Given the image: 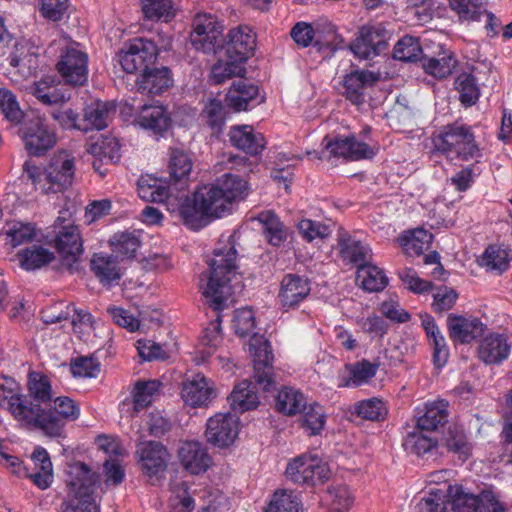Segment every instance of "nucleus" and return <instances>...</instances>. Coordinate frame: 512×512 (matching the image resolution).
<instances>
[{
    "label": "nucleus",
    "mask_w": 512,
    "mask_h": 512,
    "mask_svg": "<svg viewBox=\"0 0 512 512\" xmlns=\"http://www.w3.org/2000/svg\"><path fill=\"white\" fill-rule=\"evenodd\" d=\"M236 257L233 236L221 238L208 261L209 274L202 275L201 282L206 279V284L201 285L205 303L216 312L227 308L232 297L230 282L237 268Z\"/></svg>",
    "instance_id": "f257e3e1"
},
{
    "label": "nucleus",
    "mask_w": 512,
    "mask_h": 512,
    "mask_svg": "<svg viewBox=\"0 0 512 512\" xmlns=\"http://www.w3.org/2000/svg\"><path fill=\"white\" fill-rule=\"evenodd\" d=\"M75 170V157L66 150L55 153L44 169L32 161L23 165L24 177L31 181L35 190L44 194L65 191L73 183Z\"/></svg>",
    "instance_id": "f03ea898"
},
{
    "label": "nucleus",
    "mask_w": 512,
    "mask_h": 512,
    "mask_svg": "<svg viewBox=\"0 0 512 512\" xmlns=\"http://www.w3.org/2000/svg\"><path fill=\"white\" fill-rule=\"evenodd\" d=\"M227 210L221 192L214 183L199 187L179 207L184 224L195 231L207 226L214 218L221 217Z\"/></svg>",
    "instance_id": "7ed1b4c3"
},
{
    "label": "nucleus",
    "mask_w": 512,
    "mask_h": 512,
    "mask_svg": "<svg viewBox=\"0 0 512 512\" xmlns=\"http://www.w3.org/2000/svg\"><path fill=\"white\" fill-rule=\"evenodd\" d=\"M99 476L81 462L70 467L67 480L69 492L62 503L63 512H99L94 499V490Z\"/></svg>",
    "instance_id": "20e7f679"
},
{
    "label": "nucleus",
    "mask_w": 512,
    "mask_h": 512,
    "mask_svg": "<svg viewBox=\"0 0 512 512\" xmlns=\"http://www.w3.org/2000/svg\"><path fill=\"white\" fill-rule=\"evenodd\" d=\"M437 151L448 159L469 161L481 157V151L470 126L455 122L444 126L433 137Z\"/></svg>",
    "instance_id": "39448f33"
},
{
    "label": "nucleus",
    "mask_w": 512,
    "mask_h": 512,
    "mask_svg": "<svg viewBox=\"0 0 512 512\" xmlns=\"http://www.w3.org/2000/svg\"><path fill=\"white\" fill-rule=\"evenodd\" d=\"M34 419L28 420L30 426L41 429L47 436L60 437L66 422H72L80 416L79 404L67 396H59L54 400L52 410L45 411L39 404L32 403Z\"/></svg>",
    "instance_id": "423d86ee"
},
{
    "label": "nucleus",
    "mask_w": 512,
    "mask_h": 512,
    "mask_svg": "<svg viewBox=\"0 0 512 512\" xmlns=\"http://www.w3.org/2000/svg\"><path fill=\"white\" fill-rule=\"evenodd\" d=\"M56 69L64 82L72 86H83L88 80V54L75 41L59 48Z\"/></svg>",
    "instance_id": "0eeeda50"
},
{
    "label": "nucleus",
    "mask_w": 512,
    "mask_h": 512,
    "mask_svg": "<svg viewBox=\"0 0 512 512\" xmlns=\"http://www.w3.org/2000/svg\"><path fill=\"white\" fill-rule=\"evenodd\" d=\"M158 56L156 44L146 38H134L125 43L117 57L122 69L129 74L145 71Z\"/></svg>",
    "instance_id": "6e6552de"
},
{
    "label": "nucleus",
    "mask_w": 512,
    "mask_h": 512,
    "mask_svg": "<svg viewBox=\"0 0 512 512\" xmlns=\"http://www.w3.org/2000/svg\"><path fill=\"white\" fill-rule=\"evenodd\" d=\"M20 135L27 153L36 157L45 155L57 142L55 131L40 116L26 120L20 128Z\"/></svg>",
    "instance_id": "1a4fd4ad"
},
{
    "label": "nucleus",
    "mask_w": 512,
    "mask_h": 512,
    "mask_svg": "<svg viewBox=\"0 0 512 512\" xmlns=\"http://www.w3.org/2000/svg\"><path fill=\"white\" fill-rule=\"evenodd\" d=\"M391 36L383 23H368L360 28L350 49L360 59H371L387 51Z\"/></svg>",
    "instance_id": "9d476101"
},
{
    "label": "nucleus",
    "mask_w": 512,
    "mask_h": 512,
    "mask_svg": "<svg viewBox=\"0 0 512 512\" xmlns=\"http://www.w3.org/2000/svg\"><path fill=\"white\" fill-rule=\"evenodd\" d=\"M329 468L316 454L296 457L286 468V476L294 483L316 485L329 477Z\"/></svg>",
    "instance_id": "9b49d317"
},
{
    "label": "nucleus",
    "mask_w": 512,
    "mask_h": 512,
    "mask_svg": "<svg viewBox=\"0 0 512 512\" xmlns=\"http://www.w3.org/2000/svg\"><path fill=\"white\" fill-rule=\"evenodd\" d=\"M223 26L211 14H197L190 34L192 46L204 53H215L222 46Z\"/></svg>",
    "instance_id": "f8f14e48"
},
{
    "label": "nucleus",
    "mask_w": 512,
    "mask_h": 512,
    "mask_svg": "<svg viewBox=\"0 0 512 512\" xmlns=\"http://www.w3.org/2000/svg\"><path fill=\"white\" fill-rule=\"evenodd\" d=\"M323 144L330 155L350 161L372 159L378 151L376 145L360 140L355 135L334 138L326 136Z\"/></svg>",
    "instance_id": "ddd939ff"
},
{
    "label": "nucleus",
    "mask_w": 512,
    "mask_h": 512,
    "mask_svg": "<svg viewBox=\"0 0 512 512\" xmlns=\"http://www.w3.org/2000/svg\"><path fill=\"white\" fill-rule=\"evenodd\" d=\"M249 352L254 362V377L256 382L265 390L274 384L273 380V354L270 343L263 336L253 334L248 343Z\"/></svg>",
    "instance_id": "4468645a"
},
{
    "label": "nucleus",
    "mask_w": 512,
    "mask_h": 512,
    "mask_svg": "<svg viewBox=\"0 0 512 512\" xmlns=\"http://www.w3.org/2000/svg\"><path fill=\"white\" fill-rule=\"evenodd\" d=\"M54 243L61 257L62 265L70 271L76 269L75 265L84 252L83 240L78 226L73 224L61 226L56 233Z\"/></svg>",
    "instance_id": "2eb2a0df"
},
{
    "label": "nucleus",
    "mask_w": 512,
    "mask_h": 512,
    "mask_svg": "<svg viewBox=\"0 0 512 512\" xmlns=\"http://www.w3.org/2000/svg\"><path fill=\"white\" fill-rule=\"evenodd\" d=\"M17 382L6 376H0V407H4L11 414L25 424L34 419L32 402L18 393Z\"/></svg>",
    "instance_id": "dca6fc26"
},
{
    "label": "nucleus",
    "mask_w": 512,
    "mask_h": 512,
    "mask_svg": "<svg viewBox=\"0 0 512 512\" xmlns=\"http://www.w3.org/2000/svg\"><path fill=\"white\" fill-rule=\"evenodd\" d=\"M239 432L238 418L231 413H218L207 421L206 438L218 447L231 445Z\"/></svg>",
    "instance_id": "f3484780"
},
{
    "label": "nucleus",
    "mask_w": 512,
    "mask_h": 512,
    "mask_svg": "<svg viewBox=\"0 0 512 512\" xmlns=\"http://www.w3.org/2000/svg\"><path fill=\"white\" fill-rule=\"evenodd\" d=\"M311 292L308 278L297 274H287L280 283L278 302L284 311L296 309Z\"/></svg>",
    "instance_id": "a211bd4d"
},
{
    "label": "nucleus",
    "mask_w": 512,
    "mask_h": 512,
    "mask_svg": "<svg viewBox=\"0 0 512 512\" xmlns=\"http://www.w3.org/2000/svg\"><path fill=\"white\" fill-rule=\"evenodd\" d=\"M215 397L212 381L202 374H196L182 383L181 398L190 407H206Z\"/></svg>",
    "instance_id": "6ab92c4d"
},
{
    "label": "nucleus",
    "mask_w": 512,
    "mask_h": 512,
    "mask_svg": "<svg viewBox=\"0 0 512 512\" xmlns=\"http://www.w3.org/2000/svg\"><path fill=\"white\" fill-rule=\"evenodd\" d=\"M225 100L227 105L235 111H243L259 105L264 101V97L260 96L257 85L241 78L232 83Z\"/></svg>",
    "instance_id": "aec40b11"
},
{
    "label": "nucleus",
    "mask_w": 512,
    "mask_h": 512,
    "mask_svg": "<svg viewBox=\"0 0 512 512\" xmlns=\"http://www.w3.org/2000/svg\"><path fill=\"white\" fill-rule=\"evenodd\" d=\"M178 457L183 468L193 475L206 472L213 463L206 446L198 441L184 442L178 450Z\"/></svg>",
    "instance_id": "412c9836"
},
{
    "label": "nucleus",
    "mask_w": 512,
    "mask_h": 512,
    "mask_svg": "<svg viewBox=\"0 0 512 512\" xmlns=\"http://www.w3.org/2000/svg\"><path fill=\"white\" fill-rule=\"evenodd\" d=\"M136 453L143 472L148 476L163 472L170 457L166 447L157 441L141 442Z\"/></svg>",
    "instance_id": "4be33fe9"
},
{
    "label": "nucleus",
    "mask_w": 512,
    "mask_h": 512,
    "mask_svg": "<svg viewBox=\"0 0 512 512\" xmlns=\"http://www.w3.org/2000/svg\"><path fill=\"white\" fill-rule=\"evenodd\" d=\"M256 47V34L251 27L239 25L232 28L226 41V55L228 58H236L243 62L253 54Z\"/></svg>",
    "instance_id": "5701e85b"
},
{
    "label": "nucleus",
    "mask_w": 512,
    "mask_h": 512,
    "mask_svg": "<svg viewBox=\"0 0 512 512\" xmlns=\"http://www.w3.org/2000/svg\"><path fill=\"white\" fill-rule=\"evenodd\" d=\"M449 336L454 342L468 344L481 337L485 325L473 317L450 314L447 318Z\"/></svg>",
    "instance_id": "b1692460"
},
{
    "label": "nucleus",
    "mask_w": 512,
    "mask_h": 512,
    "mask_svg": "<svg viewBox=\"0 0 512 512\" xmlns=\"http://www.w3.org/2000/svg\"><path fill=\"white\" fill-rule=\"evenodd\" d=\"M228 136L233 147L251 156L260 154L266 146L263 134L255 131L250 125L232 126Z\"/></svg>",
    "instance_id": "393cba45"
},
{
    "label": "nucleus",
    "mask_w": 512,
    "mask_h": 512,
    "mask_svg": "<svg viewBox=\"0 0 512 512\" xmlns=\"http://www.w3.org/2000/svg\"><path fill=\"white\" fill-rule=\"evenodd\" d=\"M170 70L166 67L145 69L136 81V91L142 95L155 96L163 93L172 85Z\"/></svg>",
    "instance_id": "a878e982"
},
{
    "label": "nucleus",
    "mask_w": 512,
    "mask_h": 512,
    "mask_svg": "<svg viewBox=\"0 0 512 512\" xmlns=\"http://www.w3.org/2000/svg\"><path fill=\"white\" fill-rule=\"evenodd\" d=\"M120 148L118 139L112 136H102L89 144L87 151L95 158L93 168L102 177L107 173V170L101 169L102 164L118 162L121 157Z\"/></svg>",
    "instance_id": "bb28decb"
},
{
    "label": "nucleus",
    "mask_w": 512,
    "mask_h": 512,
    "mask_svg": "<svg viewBox=\"0 0 512 512\" xmlns=\"http://www.w3.org/2000/svg\"><path fill=\"white\" fill-rule=\"evenodd\" d=\"M378 77L368 70H354L344 77V95L356 106L365 102L366 89L376 83Z\"/></svg>",
    "instance_id": "cd10ccee"
},
{
    "label": "nucleus",
    "mask_w": 512,
    "mask_h": 512,
    "mask_svg": "<svg viewBox=\"0 0 512 512\" xmlns=\"http://www.w3.org/2000/svg\"><path fill=\"white\" fill-rule=\"evenodd\" d=\"M135 122L141 128L156 135H163L171 126V118L166 108L159 104L143 105Z\"/></svg>",
    "instance_id": "c85d7f7f"
},
{
    "label": "nucleus",
    "mask_w": 512,
    "mask_h": 512,
    "mask_svg": "<svg viewBox=\"0 0 512 512\" xmlns=\"http://www.w3.org/2000/svg\"><path fill=\"white\" fill-rule=\"evenodd\" d=\"M510 348L507 336L491 333L481 340L478 356L486 364H499L508 358Z\"/></svg>",
    "instance_id": "c756f323"
},
{
    "label": "nucleus",
    "mask_w": 512,
    "mask_h": 512,
    "mask_svg": "<svg viewBox=\"0 0 512 512\" xmlns=\"http://www.w3.org/2000/svg\"><path fill=\"white\" fill-rule=\"evenodd\" d=\"M338 247L342 259L359 267L371 258L370 248L345 231L339 232Z\"/></svg>",
    "instance_id": "7c9ffc66"
},
{
    "label": "nucleus",
    "mask_w": 512,
    "mask_h": 512,
    "mask_svg": "<svg viewBox=\"0 0 512 512\" xmlns=\"http://www.w3.org/2000/svg\"><path fill=\"white\" fill-rule=\"evenodd\" d=\"M116 256L96 253L91 259V270L104 286L117 284L121 278Z\"/></svg>",
    "instance_id": "2f4dec72"
},
{
    "label": "nucleus",
    "mask_w": 512,
    "mask_h": 512,
    "mask_svg": "<svg viewBox=\"0 0 512 512\" xmlns=\"http://www.w3.org/2000/svg\"><path fill=\"white\" fill-rule=\"evenodd\" d=\"M115 105L112 102L95 101L84 110L83 125L78 130L88 132L93 129L102 130L108 126L110 113L114 112Z\"/></svg>",
    "instance_id": "473e14b6"
},
{
    "label": "nucleus",
    "mask_w": 512,
    "mask_h": 512,
    "mask_svg": "<svg viewBox=\"0 0 512 512\" xmlns=\"http://www.w3.org/2000/svg\"><path fill=\"white\" fill-rule=\"evenodd\" d=\"M448 406V402L442 399L427 403L423 414L417 418V428L435 431L445 425L449 417Z\"/></svg>",
    "instance_id": "72a5a7b5"
},
{
    "label": "nucleus",
    "mask_w": 512,
    "mask_h": 512,
    "mask_svg": "<svg viewBox=\"0 0 512 512\" xmlns=\"http://www.w3.org/2000/svg\"><path fill=\"white\" fill-rule=\"evenodd\" d=\"M262 225V232L267 242L275 247L281 246L288 238V229L272 211H262L257 217Z\"/></svg>",
    "instance_id": "f704fd0d"
},
{
    "label": "nucleus",
    "mask_w": 512,
    "mask_h": 512,
    "mask_svg": "<svg viewBox=\"0 0 512 512\" xmlns=\"http://www.w3.org/2000/svg\"><path fill=\"white\" fill-rule=\"evenodd\" d=\"M232 410L236 413H243L257 408L259 397L255 386L248 380L238 383L228 397Z\"/></svg>",
    "instance_id": "c9c22d12"
},
{
    "label": "nucleus",
    "mask_w": 512,
    "mask_h": 512,
    "mask_svg": "<svg viewBox=\"0 0 512 512\" xmlns=\"http://www.w3.org/2000/svg\"><path fill=\"white\" fill-rule=\"evenodd\" d=\"M356 281L367 292H379L388 285L384 271L369 262L358 267Z\"/></svg>",
    "instance_id": "e433bc0d"
},
{
    "label": "nucleus",
    "mask_w": 512,
    "mask_h": 512,
    "mask_svg": "<svg viewBox=\"0 0 512 512\" xmlns=\"http://www.w3.org/2000/svg\"><path fill=\"white\" fill-rule=\"evenodd\" d=\"M443 446L462 461L468 459L472 451V444L469 442L464 429L458 425L448 427L443 437Z\"/></svg>",
    "instance_id": "4c0bfd02"
},
{
    "label": "nucleus",
    "mask_w": 512,
    "mask_h": 512,
    "mask_svg": "<svg viewBox=\"0 0 512 512\" xmlns=\"http://www.w3.org/2000/svg\"><path fill=\"white\" fill-rule=\"evenodd\" d=\"M433 235L425 229L417 228L404 232L398 242L409 256H419L430 247Z\"/></svg>",
    "instance_id": "58836bf2"
},
{
    "label": "nucleus",
    "mask_w": 512,
    "mask_h": 512,
    "mask_svg": "<svg viewBox=\"0 0 512 512\" xmlns=\"http://www.w3.org/2000/svg\"><path fill=\"white\" fill-rule=\"evenodd\" d=\"M227 207L247 195V182L238 175L225 174L215 183Z\"/></svg>",
    "instance_id": "ea45409f"
},
{
    "label": "nucleus",
    "mask_w": 512,
    "mask_h": 512,
    "mask_svg": "<svg viewBox=\"0 0 512 512\" xmlns=\"http://www.w3.org/2000/svg\"><path fill=\"white\" fill-rule=\"evenodd\" d=\"M8 60L23 77L33 75L38 68V55L25 45H16Z\"/></svg>",
    "instance_id": "a19ab883"
},
{
    "label": "nucleus",
    "mask_w": 512,
    "mask_h": 512,
    "mask_svg": "<svg viewBox=\"0 0 512 512\" xmlns=\"http://www.w3.org/2000/svg\"><path fill=\"white\" fill-rule=\"evenodd\" d=\"M458 64L454 54L443 52L437 57H423L422 67L424 71L438 79L449 76Z\"/></svg>",
    "instance_id": "79ce46f5"
},
{
    "label": "nucleus",
    "mask_w": 512,
    "mask_h": 512,
    "mask_svg": "<svg viewBox=\"0 0 512 512\" xmlns=\"http://www.w3.org/2000/svg\"><path fill=\"white\" fill-rule=\"evenodd\" d=\"M32 460L35 465V469H38L35 473L29 475L31 480L40 489H46L49 487L53 474H52V462L47 451L44 448H37L32 454Z\"/></svg>",
    "instance_id": "37998d69"
},
{
    "label": "nucleus",
    "mask_w": 512,
    "mask_h": 512,
    "mask_svg": "<svg viewBox=\"0 0 512 512\" xmlns=\"http://www.w3.org/2000/svg\"><path fill=\"white\" fill-rule=\"evenodd\" d=\"M140 238L136 231H123L115 233L110 239L112 250L116 257L131 259L135 257L140 246Z\"/></svg>",
    "instance_id": "c03bdc74"
},
{
    "label": "nucleus",
    "mask_w": 512,
    "mask_h": 512,
    "mask_svg": "<svg viewBox=\"0 0 512 512\" xmlns=\"http://www.w3.org/2000/svg\"><path fill=\"white\" fill-rule=\"evenodd\" d=\"M306 398L302 392L292 387H284L278 392L276 408L279 412L292 416L302 411Z\"/></svg>",
    "instance_id": "a18cd8bd"
},
{
    "label": "nucleus",
    "mask_w": 512,
    "mask_h": 512,
    "mask_svg": "<svg viewBox=\"0 0 512 512\" xmlns=\"http://www.w3.org/2000/svg\"><path fill=\"white\" fill-rule=\"evenodd\" d=\"M161 387L162 383L156 379L137 381L132 391L134 411L139 412L151 405Z\"/></svg>",
    "instance_id": "49530a36"
},
{
    "label": "nucleus",
    "mask_w": 512,
    "mask_h": 512,
    "mask_svg": "<svg viewBox=\"0 0 512 512\" xmlns=\"http://www.w3.org/2000/svg\"><path fill=\"white\" fill-rule=\"evenodd\" d=\"M243 61L236 58L217 61L211 69V79L214 84H222L232 77H242L245 73Z\"/></svg>",
    "instance_id": "de8ad7c7"
},
{
    "label": "nucleus",
    "mask_w": 512,
    "mask_h": 512,
    "mask_svg": "<svg viewBox=\"0 0 512 512\" xmlns=\"http://www.w3.org/2000/svg\"><path fill=\"white\" fill-rule=\"evenodd\" d=\"M17 256L21 267L25 270L39 269L54 259L52 252L36 245L20 251Z\"/></svg>",
    "instance_id": "09e8293b"
},
{
    "label": "nucleus",
    "mask_w": 512,
    "mask_h": 512,
    "mask_svg": "<svg viewBox=\"0 0 512 512\" xmlns=\"http://www.w3.org/2000/svg\"><path fill=\"white\" fill-rule=\"evenodd\" d=\"M459 93V100L465 107L474 105L480 96V89L476 78L470 73H460L454 82Z\"/></svg>",
    "instance_id": "8fccbe9b"
},
{
    "label": "nucleus",
    "mask_w": 512,
    "mask_h": 512,
    "mask_svg": "<svg viewBox=\"0 0 512 512\" xmlns=\"http://www.w3.org/2000/svg\"><path fill=\"white\" fill-rule=\"evenodd\" d=\"M423 431H413L407 434L403 442L406 451L417 456H425L437 449V439L427 436Z\"/></svg>",
    "instance_id": "3c124183"
},
{
    "label": "nucleus",
    "mask_w": 512,
    "mask_h": 512,
    "mask_svg": "<svg viewBox=\"0 0 512 512\" xmlns=\"http://www.w3.org/2000/svg\"><path fill=\"white\" fill-rule=\"evenodd\" d=\"M301 412L303 413L301 426L309 435L320 434L326 423L324 408L320 404L313 402L309 405L305 404Z\"/></svg>",
    "instance_id": "603ef678"
},
{
    "label": "nucleus",
    "mask_w": 512,
    "mask_h": 512,
    "mask_svg": "<svg viewBox=\"0 0 512 512\" xmlns=\"http://www.w3.org/2000/svg\"><path fill=\"white\" fill-rule=\"evenodd\" d=\"M301 500L295 492L281 489L274 492L266 512H300Z\"/></svg>",
    "instance_id": "864d4df0"
},
{
    "label": "nucleus",
    "mask_w": 512,
    "mask_h": 512,
    "mask_svg": "<svg viewBox=\"0 0 512 512\" xmlns=\"http://www.w3.org/2000/svg\"><path fill=\"white\" fill-rule=\"evenodd\" d=\"M193 162L187 152L171 148L169 152V174L175 182L185 179L191 172Z\"/></svg>",
    "instance_id": "5fc2aeb1"
},
{
    "label": "nucleus",
    "mask_w": 512,
    "mask_h": 512,
    "mask_svg": "<svg viewBox=\"0 0 512 512\" xmlns=\"http://www.w3.org/2000/svg\"><path fill=\"white\" fill-rule=\"evenodd\" d=\"M144 17L151 21H169L174 17L171 0H140Z\"/></svg>",
    "instance_id": "6e6d98bb"
},
{
    "label": "nucleus",
    "mask_w": 512,
    "mask_h": 512,
    "mask_svg": "<svg viewBox=\"0 0 512 512\" xmlns=\"http://www.w3.org/2000/svg\"><path fill=\"white\" fill-rule=\"evenodd\" d=\"M138 195L147 202H164L170 195L169 188L155 178H141Z\"/></svg>",
    "instance_id": "4d7b16f0"
},
{
    "label": "nucleus",
    "mask_w": 512,
    "mask_h": 512,
    "mask_svg": "<svg viewBox=\"0 0 512 512\" xmlns=\"http://www.w3.org/2000/svg\"><path fill=\"white\" fill-rule=\"evenodd\" d=\"M448 496L454 512H474L477 504V495L464 489L462 486H449Z\"/></svg>",
    "instance_id": "13d9d810"
},
{
    "label": "nucleus",
    "mask_w": 512,
    "mask_h": 512,
    "mask_svg": "<svg viewBox=\"0 0 512 512\" xmlns=\"http://www.w3.org/2000/svg\"><path fill=\"white\" fill-rule=\"evenodd\" d=\"M481 265L488 270H495L500 273L507 270L509 266L507 249L497 245L488 246L481 257Z\"/></svg>",
    "instance_id": "bf43d9fd"
},
{
    "label": "nucleus",
    "mask_w": 512,
    "mask_h": 512,
    "mask_svg": "<svg viewBox=\"0 0 512 512\" xmlns=\"http://www.w3.org/2000/svg\"><path fill=\"white\" fill-rule=\"evenodd\" d=\"M29 395L36 401L47 403L52 399V388L47 376L32 372L28 379Z\"/></svg>",
    "instance_id": "052dcab7"
},
{
    "label": "nucleus",
    "mask_w": 512,
    "mask_h": 512,
    "mask_svg": "<svg viewBox=\"0 0 512 512\" xmlns=\"http://www.w3.org/2000/svg\"><path fill=\"white\" fill-rule=\"evenodd\" d=\"M451 9L462 21H479L484 0H449Z\"/></svg>",
    "instance_id": "680f3d73"
},
{
    "label": "nucleus",
    "mask_w": 512,
    "mask_h": 512,
    "mask_svg": "<svg viewBox=\"0 0 512 512\" xmlns=\"http://www.w3.org/2000/svg\"><path fill=\"white\" fill-rule=\"evenodd\" d=\"M6 240L12 247L32 241L35 237V227L31 223L12 222L5 230Z\"/></svg>",
    "instance_id": "e2e57ef3"
},
{
    "label": "nucleus",
    "mask_w": 512,
    "mask_h": 512,
    "mask_svg": "<svg viewBox=\"0 0 512 512\" xmlns=\"http://www.w3.org/2000/svg\"><path fill=\"white\" fill-rule=\"evenodd\" d=\"M31 93L45 105L57 104L65 99L64 94L46 79L35 82L31 87Z\"/></svg>",
    "instance_id": "0e129e2a"
},
{
    "label": "nucleus",
    "mask_w": 512,
    "mask_h": 512,
    "mask_svg": "<svg viewBox=\"0 0 512 512\" xmlns=\"http://www.w3.org/2000/svg\"><path fill=\"white\" fill-rule=\"evenodd\" d=\"M355 413L357 416L370 420H383L387 414V408L384 402L378 398H370L362 400L355 405Z\"/></svg>",
    "instance_id": "69168bd1"
},
{
    "label": "nucleus",
    "mask_w": 512,
    "mask_h": 512,
    "mask_svg": "<svg viewBox=\"0 0 512 512\" xmlns=\"http://www.w3.org/2000/svg\"><path fill=\"white\" fill-rule=\"evenodd\" d=\"M325 500L334 512H346L353 503L349 489L342 485L329 488Z\"/></svg>",
    "instance_id": "338daca9"
},
{
    "label": "nucleus",
    "mask_w": 512,
    "mask_h": 512,
    "mask_svg": "<svg viewBox=\"0 0 512 512\" xmlns=\"http://www.w3.org/2000/svg\"><path fill=\"white\" fill-rule=\"evenodd\" d=\"M422 53L420 43L413 36H404L394 47V58L401 61H415Z\"/></svg>",
    "instance_id": "774afa93"
}]
</instances>
